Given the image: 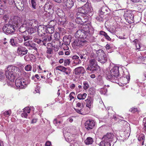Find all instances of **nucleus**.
I'll use <instances>...</instances> for the list:
<instances>
[{
    "label": "nucleus",
    "mask_w": 146,
    "mask_h": 146,
    "mask_svg": "<svg viewBox=\"0 0 146 146\" xmlns=\"http://www.w3.org/2000/svg\"><path fill=\"white\" fill-rule=\"evenodd\" d=\"M94 29L91 26L84 25L83 29L78 30L76 33L75 37L77 38H86L88 35L94 33Z\"/></svg>",
    "instance_id": "f257e3e1"
},
{
    "label": "nucleus",
    "mask_w": 146,
    "mask_h": 146,
    "mask_svg": "<svg viewBox=\"0 0 146 146\" xmlns=\"http://www.w3.org/2000/svg\"><path fill=\"white\" fill-rule=\"evenodd\" d=\"M92 10L91 7L86 3L83 6L79 8L77 12L83 16L87 15L91 16H92L93 14Z\"/></svg>",
    "instance_id": "f03ea898"
},
{
    "label": "nucleus",
    "mask_w": 146,
    "mask_h": 146,
    "mask_svg": "<svg viewBox=\"0 0 146 146\" xmlns=\"http://www.w3.org/2000/svg\"><path fill=\"white\" fill-rule=\"evenodd\" d=\"M89 42L83 39H76L72 42V46L74 49L84 46L86 47L88 45Z\"/></svg>",
    "instance_id": "7ed1b4c3"
},
{
    "label": "nucleus",
    "mask_w": 146,
    "mask_h": 146,
    "mask_svg": "<svg viewBox=\"0 0 146 146\" xmlns=\"http://www.w3.org/2000/svg\"><path fill=\"white\" fill-rule=\"evenodd\" d=\"M23 18L18 16H12L10 19L9 23L11 24L15 28L19 27L23 23Z\"/></svg>",
    "instance_id": "20e7f679"
},
{
    "label": "nucleus",
    "mask_w": 146,
    "mask_h": 146,
    "mask_svg": "<svg viewBox=\"0 0 146 146\" xmlns=\"http://www.w3.org/2000/svg\"><path fill=\"white\" fill-rule=\"evenodd\" d=\"M87 69L91 72H97V70L100 69L98 65L96 60L94 59H91L89 60V64Z\"/></svg>",
    "instance_id": "39448f33"
},
{
    "label": "nucleus",
    "mask_w": 146,
    "mask_h": 146,
    "mask_svg": "<svg viewBox=\"0 0 146 146\" xmlns=\"http://www.w3.org/2000/svg\"><path fill=\"white\" fill-rule=\"evenodd\" d=\"M96 51V55L98 57V61L102 63H104L107 60V56L104 51L102 49H99Z\"/></svg>",
    "instance_id": "423d86ee"
},
{
    "label": "nucleus",
    "mask_w": 146,
    "mask_h": 146,
    "mask_svg": "<svg viewBox=\"0 0 146 146\" xmlns=\"http://www.w3.org/2000/svg\"><path fill=\"white\" fill-rule=\"evenodd\" d=\"M27 82L25 79L20 77L17 78L15 82V84L17 87L20 89H23L27 86Z\"/></svg>",
    "instance_id": "0eeeda50"
},
{
    "label": "nucleus",
    "mask_w": 146,
    "mask_h": 146,
    "mask_svg": "<svg viewBox=\"0 0 146 146\" xmlns=\"http://www.w3.org/2000/svg\"><path fill=\"white\" fill-rule=\"evenodd\" d=\"M17 74H6V76L8 79L7 84L8 86H12L15 84L14 79L16 78Z\"/></svg>",
    "instance_id": "6e6552de"
},
{
    "label": "nucleus",
    "mask_w": 146,
    "mask_h": 146,
    "mask_svg": "<svg viewBox=\"0 0 146 146\" xmlns=\"http://www.w3.org/2000/svg\"><path fill=\"white\" fill-rule=\"evenodd\" d=\"M14 26L9 23L5 24L3 27V31L6 33L11 34L13 33L15 30Z\"/></svg>",
    "instance_id": "1a4fd4ad"
},
{
    "label": "nucleus",
    "mask_w": 146,
    "mask_h": 146,
    "mask_svg": "<svg viewBox=\"0 0 146 146\" xmlns=\"http://www.w3.org/2000/svg\"><path fill=\"white\" fill-rule=\"evenodd\" d=\"M5 73H18L21 72L19 68L13 65H9L5 68Z\"/></svg>",
    "instance_id": "9d476101"
},
{
    "label": "nucleus",
    "mask_w": 146,
    "mask_h": 146,
    "mask_svg": "<svg viewBox=\"0 0 146 146\" xmlns=\"http://www.w3.org/2000/svg\"><path fill=\"white\" fill-rule=\"evenodd\" d=\"M64 134L66 140L67 142L70 143V146H77V143L75 140H72L69 133L67 132L65 133H64Z\"/></svg>",
    "instance_id": "9b49d317"
},
{
    "label": "nucleus",
    "mask_w": 146,
    "mask_h": 146,
    "mask_svg": "<svg viewBox=\"0 0 146 146\" xmlns=\"http://www.w3.org/2000/svg\"><path fill=\"white\" fill-rule=\"evenodd\" d=\"M124 16L125 19L129 23L133 22V15L131 13V11H126L125 12Z\"/></svg>",
    "instance_id": "f8f14e48"
},
{
    "label": "nucleus",
    "mask_w": 146,
    "mask_h": 146,
    "mask_svg": "<svg viewBox=\"0 0 146 146\" xmlns=\"http://www.w3.org/2000/svg\"><path fill=\"white\" fill-rule=\"evenodd\" d=\"M95 125V122L93 120L91 119L87 120L85 123V128L88 130L93 129Z\"/></svg>",
    "instance_id": "ddd939ff"
},
{
    "label": "nucleus",
    "mask_w": 146,
    "mask_h": 146,
    "mask_svg": "<svg viewBox=\"0 0 146 146\" xmlns=\"http://www.w3.org/2000/svg\"><path fill=\"white\" fill-rule=\"evenodd\" d=\"M119 75V74H107V78L112 82H115V80H117Z\"/></svg>",
    "instance_id": "4468645a"
},
{
    "label": "nucleus",
    "mask_w": 146,
    "mask_h": 146,
    "mask_svg": "<svg viewBox=\"0 0 146 146\" xmlns=\"http://www.w3.org/2000/svg\"><path fill=\"white\" fill-rule=\"evenodd\" d=\"M114 135L111 133H107V134L103 136L102 139L106 140L110 142L114 140Z\"/></svg>",
    "instance_id": "2eb2a0df"
},
{
    "label": "nucleus",
    "mask_w": 146,
    "mask_h": 146,
    "mask_svg": "<svg viewBox=\"0 0 146 146\" xmlns=\"http://www.w3.org/2000/svg\"><path fill=\"white\" fill-rule=\"evenodd\" d=\"M17 52L19 55L23 56L27 53L28 50L25 47L20 46L18 47Z\"/></svg>",
    "instance_id": "dca6fc26"
},
{
    "label": "nucleus",
    "mask_w": 146,
    "mask_h": 146,
    "mask_svg": "<svg viewBox=\"0 0 146 146\" xmlns=\"http://www.w3.org/2000/svg\"><path fill=\"white\" fill-rule=\"evenodd\" d=\"M86 103V106L89 108H91L93 106V100L91 97H89L85 100Z\"/></svg>",
    "instance_id": "f3484780"
},
{
    "label": "nucleus",
    "mask_w": 146,
    "mask_h": 146,
    "mask_svg": "<svg viewBox=\"0 0 146 146\" xmlns=\"http://www.w3.org/2000/svg\"><path fill=\"white\" fill-rule=\"evenodd\" d=\"M31 111V109L29 107H26L23 109V113L21 114V116L22 117L27 118L28 114L30 113Z\"/></svg>",
    "instance_id": "a211bd4d"
},
{
    "label": "nucleus",
    "mask_w": 146,
    "mask_h": 146,
    "mask_svg": "<svg viewBox=\"0 0 146 146\" xmlns=\"http://www.w3.org/2000/svg\"><path fill=\"white\" fill-rule=\"evenodd\" d=\"M122 69L121 67L119 68L117 66H115L111 68L110 70L111 73H122Z\"/></svg>",
    "instance_id": "6ab92c4d"
},
{
    "label": "nucleus",
    "mask_w": 146,
    "mask_h": 146,
    "mask_svg": "<svg viewBox=\"0 0 146 146\" xmlns=\"http://www.w3.org/2000/svg\"><path fill=\"white\" fill-rule=\"evenodd\" d=\"M109 11V9L106 6L103 7H102L101 10L99 11V14L101 15H102L103 16L104 14L105 15L107 14L108 12Z\"/></svg>",
    "instance_id": "aec40b11"
},
{
    "label": "nucleus",
    "mask_w": 146,
    "mask_h": 146,
    "mask_svg": "<svg viewBox=\"0 0 146 146\" xmlns=\"http://www.w3.org/2000/svg\"><path fill=\"white\" fill-rule=\"evenodd\" d=\"M46 33V26L43 27H39L38 28V34L40 36H43Z\"/></svg>",
    "instance_id": "412c9836"
},
{
    "label": "nucleus",
    "mask_w": 146,
    "mask_h": 146,
    "mask_svg": "<svg viewBox=\"0 0 146 146\" xmlns=\"http://www.w3.org/2000/svg\"><path fill=\"white\" fill-rule=\"evenodd\" d=\"M64 4L68 8H71L73 5L74 2L72 0H64Z\"/></svg>",
    "instance_id": "4be33fe9"
},
{
    "label": "nucleus",
    "mask_w": 146,
    "mask_h": 146,
    "mask_svg": "<svg viewBox=\"0 0 146 146\" xmlns=\"http://www.w3.org/2000/svg\"><path fill=\"white\" fill-rule=\"evenodd\" d=\"M82 16H83L82 15L80 14V13L77 12L76 15V19L75 20L77 23L82 25L81 17H82Z\"/></svg>",
    "instance_id": "5701e85b"
},
{
    "label": "nucleus",
    "mask_w": 146,
    "mask_h": 146,
    "mask_svg": "<svg viewBox=\"0 0 146 146\" xmlns=\"http://www.w3.org/2000/svg\"><path fill=\"white\" fill-rule=\"evenodd\" d=\"M17 8L20 11H23L24 9V1H21L17 3H15Z\"/></svg>",
    "instance_id": "b1692460"
},
{
    "label": "nucleus",
    "mask_w": 146,
    "mask_h": 146,
    "mask_svg": "<svg viewBox=\"0 0 146 146\" xmlns=\"http://www.w3.org/2000/svg\"><path fill=\"white\" fill-rule=\"evenodd\" d=\"M46 33L52 34L54 32V29L53 26L48 25L46 27Z\"/></svg>",
    "instance_id": "393cba45"
},
{
    "label": "nucleus",
    "mask_w": 146,
    "mask_h": 146,
    "mask_svg": "<svg viewBox=\"0 0 146 146\" xmlns=\"http://www.w3.org/2000/svg\"><path fill=\"white\" fill-rule=\"evenodd\" d=\"M52 36V35H51L49 34V35L46 36L42 38L43 41L44 43H45V44L46 42H49L51 40Z\"/></svg>",
    "instance_id": "a878e982"
},
{
    "label": "nucleus",
    "mask_w": 146,
    "mask_h": 146,
    "mask_svg": "<svg viewBox=\"0 0 146 146\" xmlns=\"http://www.w3.org/2000/svg\"><path fill=\"white\" fill-rule=\"evenodd\" d=\"M58 117L54 119L53 122L54 124L56 126H58L60 124H62L63 122V119L62 118L60 119V120H58Z\"/></svg>",
    "instance_id": "bb28decb"
},
{
    "label": "nucleus",
    "mask_w": 146,
    "mask_h": 146,
    "mask_svg": "<svg viewBox=\"0 0 146 146\" xmlns=\"http://www.w3.org/2000/svg\"><path fill=\"white\" fill-rule=\"evenodd\" d=\"M25 11L27 15H28L29 16H32L34 14V11L29 7L25 8Z\"/></svg>",
    "instance_id": "cd10ccee"
},
{
    "label": "nucleus",
    "mask_w": 146,
    "mask_h": 146,
    "mask_svg": "<svg viewBox=\"0 0 146 146\" xmlns=\"http://www.w3.org/2000/svg\"><path fill=\"white\" fill-rule=\"evenodd\" d=\"M123 78H122L123 80L124 84H126L129 82L130 78V75L129 74L127 75H125V74L123 75Z\"/></svg>",
    "instance_id": "c85d7f7f"
},
{
    "label": "nucleus",
    "mask_w": 146,
    "mask_h": 146,
    "mask_svg": "<svg viewBox=\"0 0 146 146\" xmlns=\"http://www.w3.org/2000/svg\"><path fill=\"white\" fill-rule=\"evenodd\" d=\"M17 40L15 39L12 38L10 39L9 43L12 46L14 47L18 46V44L16 42Z\"/></svg>",
    "instance_id": "c756f323"
},
{
    "label": "nucleus",
    "mask_w": 146,
    "mask_h": 146,
    "mask_svg": "<svg viewBox=\"0 0 146 146\" xmlns=\"http://www.w3.org/2000/svg\"><path fill=\"white\" fill-rule=\"evenodd\" d=\"M87 94L86 93H80L77 95V98L80 100H83L85 99Z\"/></svg>",
    "instance_id": "7c9ffc66"
},
{
    "label": "nucleus",
    "mask_w": 146,
    "mask_h": 146,
    "mask_svg": "<svg viewBox=\"0 0 146 146\" xmlns=\"http://www.w3.org/2000/svg\"><path fill=\"white\" fill-rule=\"evenodd\" d=\"M102 140V141L100 143V146H111L110 142L103 139Z\"/></svg>",
    "instance_id": "2f4dec72"
},
{
    "label": "nucleus",
    "mask_w": 146,
    "mask_h": 146,
    "mask_svg": "<svg viewBox=\"0 0 146 146\" xmlns=\"http://www.w3.org/2000/svg\"><path fill=\"white\" fill-rule=\"evenodd\" d=\"M139 141H141L142 145L144 144L145 137L143 134H141L137 136Z\"/></svg>",
    "instance_id": "473e14b6"
},
{
    "label": "nucleus",
    "mask_w": 146,
    "mask_h": 146,
    "mask_svg": "<svg viewBox=\"0 0 146 146\" xmlns=\"http://www.w3.org/2000/svg\"><path fill=\"white\" fill-rule=\"evenodd\" d=\"M84 142L86 145H91L92 144L93 142V139L91 137H88L85 140Z\"/></svg>",
    "instance_id": "72a5a7b5"
},
{
    "label": "nucleus",
    "mask_w": 146,
    "mask_h": 146,
    "mask_svg": "<svg viewBox=\"0 0 146 146\" xmlns=\"http://www.w3.org/2000/svg\"><path fill=\"white\" fill-rule=\"evenodd\" d=\"M75 73H84V68L82 67H79L75 69Z\"/></svg>",
    "instance_id": "f704fd0d"
},
{
    "label": "nucleus",
    "mask_w": 146,
    "mask_h": 146,
    "mask_svg": "<svg viewBox=\"0 0 146 146\" xmlns=\"http://www.w3.org/2000/svg\"><path fill=\"white\" fill-rule=\"evenodd\" d=\"M67 23L66 20L64 17L60 18L58 20V24L60 25H64Z\"/></svg>",
    "instance_id": "c9c22d12"
},
{
    "label": "nucleus",
    "mask_w": 146,
    "mask_h": 146,
    "mask_svg": "<svg viewBox=\"0 0 146 146\" xmlns=\"http://www.w3.org/2000/svg\"><path fill=\"white\" fill-rule=\"evenodd\" d=\"M70 38L66 37H64L63 41L64 43V44L67 45H69L70 42Z\"/></svg>",
    "instance_id": "e433bc0d"
},
{
    "label": "nucleus",
    "mask_w": 146,
    "mask_h": 146,
    "mask_svg": "<svg viewBox=\"0 0 146 146\" xmlns=\"http://www.w3.org/2000/svg\"><path fill=\"white\" fill-rule=\"evenodd\" d=\"M34 41L38 44L41 45H45V43L43 42V40H41L38 38H35Z\"/></svg>",
    "instance_id": "4c0bfd02"
},
{
    "label": "nucleus",
    "mask_w": 146,
    "mask_h": 146,
    "mask_svg": "<svg viewBox=\"0 0 146 146\" xmlns=\"http://www.w3.org/2000/svg\"><path fill=\"white\" fill-rule=\"evenodd\" d=\"M22 24H23L25 26H26V29L27 30L28 29H29L32 27V25H30V23H27L26 21L24 19H23V22H22Z\"/></svg>",
    "instance_id": "58836bf2"
},
{
    "label": "nucleus",
    "mask_w": 146,
    "mask_h": 146,
    "mask_svg": "<svg viewBox=\"0 0 146 146\" xmlns=\"http://www.w3.org/2000/svg\"><path fill=\"white\" fill-rule=\"evenodd\" d=\"M21 26H20L19 30L20 32L23 33H24L27 30V29H26V26H25L23 24H21Z\"/></svg>",
    "instance_id": "ea45409f"
},
{
    "label": "nucleus",
    "mask_w": 146,
    "mask_h": 146,
    "mask_svg": "<svg viewBox=\"0 0 146 146\" xmlns=\"http://www.w3.org/2000/svg\"><path fill=\"white\" fill-rule=\"evenodd\" d=\"M100 34V35L104 36L106 38L109 40H111V39L110 37L107 35V33L103 31H101Z\"/></svg>",
    "instance_id": "a19ab883"
},
{
    "label": "nucleus",
    "mask_w": 146,
    "mask_h": 146,
    "mask_svg": "<svg viewBox=\"0 0 146 146\" xmlns=\"http://www.w3.org/2000/svg\"><path fill=\"white\" fill-rule=\"evenodd\" d=\"M56 70H59L61 72H65V73H68L67 72H65L66 68L64 67L60 66L56 67Z\"/></svg>",
    "instance_id": "79ce46f5"
},
{
    "label": "nucleus",
    "mask_w": 146,
    "mask_h": 146,
    "mask_svg": "<svg viewBox=\"0 0 146 146\" xmlns=\"http://www.w3.org/2000/svg\"><path fill=\"white\" fill-rule=\"evenodd\" d=\"M14 37L18 40L19 42H22L23 41V37L20 36L19 35H17L16 36H14Z\"/></svg>",
    "instance_id": "37998d69"
},
{
    "label": "nucleus",
    "mask_w": 146,
    "mask_h": 146,
    "mask_svg": "<svg viewBox=\"0 0 146 146\" xmlns=\"http://www.w3.org/2000/svg\"><path fill=\"white\" fill-rule=\"evenodd\" d=\"M11 113V111L9 110L6 111H5L3 113L4 115L6 117H8L10 115Z\"/></svg>",
    "instance_id": "c03bdc74"
},
{
    "label": "nucleus",
    "mask_w": 146,
    "mask_h": 146,
    "mask_svg": "<svg viewBox=\"0 0 146 146\" xmlns=\"http://www.w3.org/2000/svg\"><path fill=\"white\" fill-rule=\"evenodd\" d=\"M83 83L84 84L83 88L84 90H86L89 87V85L87 82L84 81Z\"/></svg>",
    "instance_id": "a18cd8bd"
},
{
    "label": "nucleus",
    "mask_w": 146,
    "mask_h": 146,
    "mask_svg": "<svg viewBox=\"0 0 146 146\" xmlns=\"http://www.w3.org/2000/svg\"><path fill=\"white\" fill-rule=\"evenodd\" d=\"M89 43L88 44V45L87 46V47L86 48V50L87 52V54H89L91 52L92 50V48L91 46L89 45Z\"/></svg>",
    "instance_id": "49530a36"
},
{
    "label": "nucleus",
    "mask_w": 146,
    "mask_h": 146,
    "mask_svg": "<svg viewBox=\"0 0 146 146\" xmlns=\"http://www.w3.org/2000/svg\"><path fill=\"white\" fill-rule=\"evenodd\" d=\"M31 3L33 8L35 9H36V1L35 0H31Z\"/></svg>",
    "instance_id": "de8ad7c7"
},
{
    "label": "nucleus",
    "mask_w": 146,
    "mask_h": 146,
    "mask_svg": "<svg viewBox=\"0 0 146 146\" xmlns=\"http://www.w3.org/2000/svg\"><path fill=\"white\" fill-rule=\"evenodd\" d=\"M134 42V43L135 44V46L136 48L138 49H140V45L139 44H137V42H138V40L137 39H135L133 41Z\"/></svg>",
    "instance_id": "09e8293b"
},
{
    "label": "nucleus",
    "mask_w": 146,
    "mask_h": 146,
    "mask_svg": "<svg viewBox=\"0 0 146 146\" xmlns=\"http://www.w3.org/2000/svg\"><path fill=\"white\" fill-rule=\"evenodd\" d=\"M32 43V41L31 40H28L24 43V45L26 46H30Z\"/></svg>",
    "instance_id": "8fccbe9b"
},
{
    "label": "nucleus",
    "mask_w": 146,
    "mask_h": 146,
    "mask_svg": "<svg viewBox=\"0 0 146 146\" xmlns=\"http://www.w3.org/2000/svg\"><path fill=\"white\" fill-rule=\"evenodd\" d=\"M70 63V59H66L64 60V65L65 66L69 64Z\"/></svg>",
    "instance_id": "3c124183"
},
{
    "label": "nucleus",
    "mask_w": 146,
    "mask_h": 146,
    "mask_svg": "<svg viewBox=\"0 0 146 146\" xmlns=\"http://www.w3.org/2000/svg\"><path fill=\"white\" fill-rule=\"evenodd\" d=\"M75 96V94L74 92H72L70 93L69 96L70 97V100L71 101L72 99H74Z\"/></svg>",
    "instance_id": "603ef678"
},
{
    "label": "nucleus",
    "mask_w": 146,
    "mask_h": 146,
    "mask_svg": "<svg viewBox=\"0 0 146 146\" xmlns=\"http://www.w3.org/2000/svg\"><path fill=\"white\" fill-rule=\"evenodd\" d=\"M82 25L85 23L87 21V17L86 16H82Z\"/></svg>",
    "instance_id": "864d4df0"
},
{
    "label": "nucleus",
    "mask_w": 146,
    "mask_h": 146,
    "mask_svg": "<svg viewBox=\"0 0 146 146\" xmlns=\"http://www.w3.org/2000/svg\"><path fill=\"white\" fill-rule=\"evenodd\" d=\"M32 67L30 65H27L25 66V68L26 70L27 71H29L31 70Z\"/></svg>",
    "instance_id": "5fc2aeb1"
},
{
    "label": "nucleus",
    "mask_w": 146,
    "mask_h": 146,
    "mask_svg": "<svg viewBox=\"0 0 146 146\" xmlns=\"http://www.w3.org/2000/svg\"><path fill=\"white\" fill-rule=\"evenodd\" d=\"M107 92V90L105 88L102 89L100 91V93L102 94H105Z\"/></svg>",
    "instance_id": "6e6d98bb"
},
{
    "label": "nucleus",
    "mask_w": 146,
    "mask_h": 146,
    "mask_svg": "<svg viewBox=\"0 0 146 146\" xmlns=\"http://www.w3.org/2000/svg\"><path fill=\"white\" fill-rule=\"evenodd\" d=\"M30 46L35 50L37 51V49L36 47V44L35 43L32 42Z\"/></svg>",
    "instance_id": "4d7b16f0"
},
{
    "label": "nucleus",
    "mask_w": 146,
    "mask_h": 146,
    "mask_svg": "<svg viewBox=\"0 0 146 146\" xmlns=\"http://www.w3.org/2000/svg\"><path fill=\"white\" fill-rule=\"evenodd\" d=\"M6 74H0V81H2L5 77Z\"/></svg>",
    "instance_id": "13d9d810"
},
{
    "label": "nucleus",
    "mask_w": 146,
    "mask_h": 146,
    "mask_svg": "<svg viewBox=\"0 0 146 146\" xmlns=\"http://www.w3.org/2000/svg\"><path fill=\"white\" fill-rule=\"evenodd\" d=\"M46 53L47 54H51L53 53L52 49V48H47V50L46 51Z\"/></svg>",
    "instance_id": "bf43d9fd"
},
{
    "label": "nucleus",
    "mask_w": 146,
    "mask_h": 146,
    "mask_svg": "<svg viewBox=\"0 0 146 146\" xmlns=\"http://www.w3.org/2000/svg\"><path fill=\"white\" fill-rule=\"evenodd\" d=\"M28 31L29 33H30L32 34L35 31V29L32 27H31L29 29H28L27 30Z\"/></svg>",
    "instance_id": "052dcab7"
},
{
    "label": "nucleus",
    "mask_w": 146,
    "mask_h": 146,
    "mask_svg": "<svg viewBox=\"0 0 146 146\" xmlns=\"http://www.w3.org/2000/svg\"><path fill=\"white\" fill-rule=\"evenodd\" d=\"M129 110L133 113H134L138 111L137 108H133V107L131 108Z\"/></svg>",
    "instance_id": "680f3d73"
},
{
    "label": "nucleus",
    "mask_w": 146,
    "mask_h": 146,
    "mask_svg": "<svg viewBox=\"0 0 146 146\" xmlns=\"http://www.w3.org/2000/svg\"><path fill=\"white\" fill-rule=\"evenodd\" d=\"M74 109L78 113L81 114H83V113H82L83 112V110L82 109H79L77 108Z\"/></svg>",
    "instance_id": "e2e57ef3"
},
{
    "label": "nucleus",
    "mask_w": 146,
    "mask_h": 146,
    "mask_svg": "<svg viewBox=\"0 0 146 146\" xmlns=\"http://www.w3.org/2000/svg\"><path fill=\"white\" fill-rule=\"evenodd\" d=\"M9 14H7L4 15L3 17V19L5 21H7L9 19Z\"/></svg>",
    "instance_id": "0e129e2a"
},
{
    "label": "nucleus",
    "mask_w": 146,
    "mask_h": 146,
    "mask_svg": "<svg viewBox=\"0 0 146 146\" xmlns=\"http://www.w3.org/2000/svg\"><path fill=\"white\" fill-rule=\"evenodd\" d=\"M40 88L38 86L36 88L35 91L34 92V93L35 94H36L37 93L40 94Z\"/></svg>",
    "instance_id": "69168bd1"
},
{
    "label": "nucleus",
    "mask_w": 146,
    "mask_h": 146,
    "mask_svg": "<svg viewBox=\"0 0 146 146\" xmlns=\"http://www.w3.org/2000/svg\"><path fill=\"white\" fill-rule=\"evenodd\" d=\"M128 131L127 132V131H125L124 132V133H125H125H127V134L125 136V137L127 138V137H128L129 135H130V133H129V130L130 129V127H129L128 128Z\"/></svg>",
    "instance_id": "338daca9"
},
{
    "label": "nucleus",
    "mask_w": 146,
    "mask_h": 146,
    "mask_svg": "<svg viewBox=\"0 0 146 146\" xmlns=\"http://www.w3.org/2000/svg\"><path fill=\"white\" fill-rule=\"evenodd\" d=\"M23 37L24 38V41H26L27 40H29L31 38V37L30 36H23Z\"/></svg>",
    "instance_id": "774afa93"
}]
</instances>
